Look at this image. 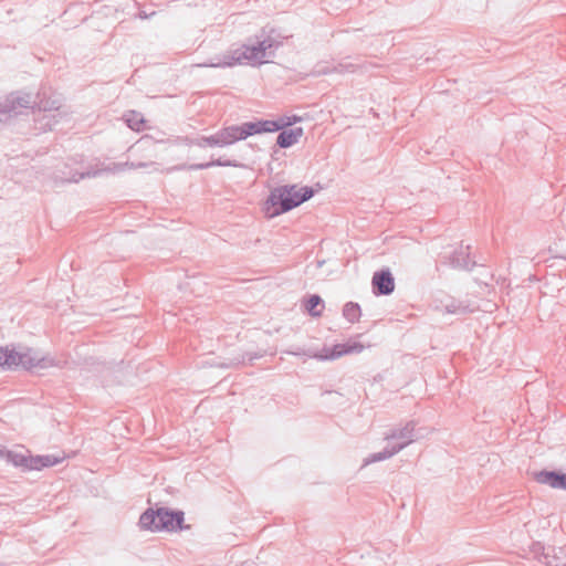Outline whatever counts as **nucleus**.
I'll use <instances>...</instances> for the list:
<instances>
[{
  "instance_id": "1",
  "label": "nucleus",
  "mask_w": 566,
  "mask_h": 566,
  "mask_svg": "<svg viewBox=\"0 0 566 566\" xmlns=\"http://www.w3.org/2000/svg\"><path fill=\"white\" fill-rule=\"evenodd\" d=\"M280 46V42L272 36H258L253 44H244L241 49L233 51L232 54L222 57L212 59L210 62L197 64L199 67H228L241 64L244 61L251 63H264L274 55L275 50Z\"/></svg>"
},
{
  "instance_id": "2",
  "label": "nucleus",
  "mask_w": 566,
  "mask_h": 566,
  "mask_svg": "<svg viewBox=\"0 0 566 566\" xmlns=\"http://www.w3.org/2000/svg\"><path fill=\"white\" fill-rule=\"evenodd\" d=\"M313 196L312 187L280 186L271 190L264 202L263 212L268 219H272L298 207Z\"/></svg>"
},
{
  "instance_id": "3",
  "label": "nucleus",
  "mask_w": 566,
  "mask_h": 566,
  "mask_svg": "<svg viewBox=\"0 0 566 566\" xmlns=\"http://www.w3.org/2000/svg\"><path fill=\"white\" fill-rule=\"evenodd\" d=\"M55 365L53 358L40 356L33 348L25 347L23 350H15L9 346H0V369L14 370L18 367L25 370L46 369Z\"/></svg>"
},
{
  "instance_id": "4",
  "label": "nucleus",
  "mask_w": 566,
  "mask_h": 566,
  "mask_svg": "<svg viewBox=\"0 0 566 566\" xmlns=\"http://www.w3.org/2000/svg\"><path fill=\"white\" fill-rule=\"evenodd\" d=\"M185 513L179 510L168 507L147 509L139 517L138 525L142 530L157 532H177L188 530L189 525H184Z\"/></svg>"
},
{
  "instance_id": "5",
  "label": "nucleus",
  "mask_w": 566,
  "mask_h": 566,
  "mask_svg": "<svg viewBox=\"0 0 566 566\" xmlns=\"http://www.w3.org/2000/svg\"><path fill=\"white\" fill-rule=\"evenodd\" d=\"M235 137V143L239 140L247 139L250 136L262 133H274L281 130V125H279V120H256V122H247L241 125H232Z\"/></svg>"
},
{
  "instance_id": "6",
  "label": "nucleus",
  "mask_w": 566,
  "mask_h": 566,
  "mask_svg": "<svg viewBox=\"0 0 566 566\" xmlns=\"http://www.w3.org/2000/svg\"><path fill=\"white\" fill-rule=\"evenodd\" d=\"M38 107L40 112H43L41 120H45L41 124L42 128L53 129L59 123V119L66 116V112L62 109V105L59 99L45 98L39 95Z\"/></svg>"
},
{
  "instance_id": "7",
  "label": "nucleus",
  "mask_w": 566,
  "mask_h": 566,
  "mask_svg": "<svg viewBox=\"0 0 566 566\" xmlns=\"http://www.w3.org/2000/svg\"><path fill=\"white\" fill-rule=\"evenodd\" d=\"M31 105L30 95L10 94L4 98H0V122L7 120L12 116H17L22 109L29 108Z\"/></svg>"
},
{
  "instance_id": "8",
  "label": "nucleus",
  "mask_w": 566,
  "mask_h": 566,
  "mask_svg": "<svg viewBox=\"0 0 566 566\" xmlns=\"http://www.w3.org/2000/svg\"><path fill=\"white\" fill-rule=\"evenodd\" d=\"M145 166H146V164H144V163H138V164L128 163V161H126V163H117V164H112L111 166H107V167H105L103 169L90 168L86 171H82V172L75 171L73 174H70V176H67L65 178H62V179L64 181H69V182H78L81 179H84V178L97 177L103 171L115 174V172L124 171L127 168L128 169H135V168H139V167H145Z\"/></svg>"
},
{
  "instance_id": "9",
  "label": "nucleus",
  "mask_w": 566,
  "mask_h": 566,
  "mask_svg": "<svg viewBox=\"0 0 566 566\" xmlns=\"http://www.w3.org/2000/svg\"><path fill=\"white\" fill-rule=\"evenodd\" d=\"M234 132L232 125L223 127L218 130L216 134L211 136H202L196 140H192L191 144L198 147H226L235 143Z\"/></svg>"
},
{
  "instance_id": "10",
  "label": "nucleus",
  "mask_w": 566,
  "mask_h": 566,
  "mask_svg": "<svg viewBox=\"0 0 566 566\" xmlns=\"http://www.w3.org/2000/svg\"><path fill=\"white\" fill-rule=\"evenodd\" d=\"M375 295H390L395 290V279L389 269H382L374 273L371 279Z\"/></svg>"
},
{
  "instance_id": "11",
  "label": "nucleus",
  "mask_w": 566,
  "mask_h": 566,
  "mask_svg": "<svg viewBox=\"0 0 566 566\" xmlns=\"http://www.w3.org/2000/svg\"><path fill=\"white\" fill-rule=\"evenodd\" d=\"M385 440H399L394 446H401V450L415 441V422L409 421L403 427L394 428L385 433Z\"/></svg>"
},
{
  "instance_id": "12",
  "label": "nucleus",
  "mask_w": 566,
  "mask_h": 566,
  "mask_svg": "<svg viewBox=\"0 0 566 566\" xmlns=\"http://www.w3.org/2000/svg\"><path fill=\"white\" fill-rule=\"evenodd\" d=\"M534 479L541 484H547L553 489L566 490V474L557 471L542 470L534 473Z\"/></svg>"
},
{
  "instance_id": "13",
  "label": "nucleus",
  "mask_w": 566,
  "mask_h": 566,
  "mask_svg": "<svg viewBox=\"0 0 566 566\" xmlns=\"http://www.w3.org/2000/svg\"><path fill=\"white\" fill-rule=\"evenodd\" d=\"M469 250L470 245H461L459 249L454 250L450 256V265L454 269L471 271L476 263L470 259Z\"/></svg>"
},
{
  "instance_id": "14",
  "label": "nucleus",
  "mask_w": 566,
  "mask_h": 566,
  "mask_svg": "<svg viewBox=\"0 0 566 566\" xmlns=\"http://www.w3.org/2000/svg\"><path fill=\"white\" fill-rule=\"evenodd\" d=\"M0 458L4 459L8 463H11L17 468H22L23 470H31L30 454L17 452L13 450L1 449Z\"/></svg>"
},
{
  "instance_id": "15",
  "label": "nucleus",
  "mask_w": 566,
  "mask_h": 566,
  "mask_svg": "<svg viewBox=\"0 0 566 566\" xmlns=\"http://www.w3.org/2000/svg\"><path fill=\"white\" fill-rule=\"evenodd\" d=\"M302 136V127H294L291 129L283 128L277 135L276 145L281 148H289L296 144Z\"/></svg>"
},
{
  "instance_id": "16",
  "label": "nucleus",
  "mask_w": 566,
  "mask_h": 566,
  "mask_svg": "<svg viewBox=\"0 0 566 566\" xmlns=\"http://www.w3.org/2000/svg\"><path fill=\"white\" fill-rule=\"evenodd\" d=\"M63 457H56L53 454L45 455H31L30 465L31 470H41L43 468L54 467L63 461Z\"/></svg>"
},
{
  "instance_id": "17",
  "label": "nucleus",
  "mask_w": 566,
  "mask_h": 566,
  "mask_svg": "<svg viewBox=\"0 0 566 566\" xmlns=\"http://www.w3.org/2000/svg\"><path fill=\"white\" fill-rule=\"evenodd\" d=\"M400 451H401V446L387 447L382 451L373 453V454L368 455L367 458H365L361 467L364 468L371 463L390 459L391 457H394L395 454H397Z\"/></svg>"
},
{
  "instance_id": "18",
  "label": "nucleus",
  "mask_w": 566,
  "mask_h": 566,
  "mask_svg": "<svg viewBox=\"0 0 566 566\" xmlns=\"http://www.w3.org/2000/svg\"><path fill=\"white\" fill-rule=\"evenodd\" d=\"M213 166H220V167H241V164H239L237 160L218 158V159L211 160L209 163L193 164V165H190L188 168L190 170H201V169H207V168H210V167H213Z\"/></svg>"
},
{
  "instance_id": "19",
  "label": "nucleus",
  "mask_w": 566,
  "mask_h": 566,
  "mask_svg": "<svg viewBox=\"0 0 566 566\" xmlns=\"http://www.w3.org/2000/svg\"><path fill=\"white\" fill-rule=\"evenodd\" d=\"M361 314L360 306L358 303L348 302L344 305L343 316L349 322L355 323L359 319Z\"/></svg>"
},
{
  "instance_id": "20",
  "label": "nucleus",
  "mask_w": 566,
  "mask_h": 566,
  "mask_svg": "<svg viewBox=\"0 0 566 566\" xmlns=\"http://www.w3.org/2000/svg\"><path fill=\"white\" fill-rule=\"evenodd\" d=\"M356 70V65L350 62H339L338 64L331 67L319 69L317 73L319 74H329L332 72L336 73H353Z\"/></svg>"
},
{
  "instance_id": "21",
  "label": "nucleus",
  "mask_w": 566,
  "mask_h": 566,
  "mask_svg": "<svg viewBox=\"0 0 566 566\" xmlns=\"http://www.w3.org/2000/svg\"><path fill=\"white\" fill-rule=\"evenodd\" d=\"M317 306H323V300L319 295L313 294L311 295L305 304L306 311L313 317H318L322 314L321 310H317Z\"/></svg>"
},
{
  "instance_id": "22",
  "label": "nucleus",
  "mask_w": 566,
  "mask_h": 566,
  "mask_svg": "<svg viewBox=\"0 0 566 566\" xmlns=\"http://www.w3.org/2000/svg\"><path fill=\"white\" fill-rule=\"evenodd\" d=\"M346 354H350L349 344H336L331 348L328 354L317 357L321 359H335Z\"/></svg>"
},
{
  "instance_id": "23",
  "label": "nucleus",
  "mask_w": 566,
  "mask_h": 566,
  "mask_svg": "<svg viewBox=\"0 0 566 566\" xmlns=\"http://www.w3.org/2000/svg\"><path fill=\"white\" fill-rule=\"evenodd\" d=\"M125 122L127 123V126L132 128L133 130L139 132L143 128L144 118L143 116L137 112H130L126 115Z\"/></svg>"
},
{
  "instance_id": "24",
  "label": "nucleus",
  "mask_w": 566,
  "mask_h": 566,
  "mask_svg": "<svg viewBox=\"0 0 566 566\" xmlns=\"http://www.w3.org/2000/svg\"><path fill=\"white\" fill-rule=\"evenodd\" d=\"M260 357H262V355L247 353L241 358H233L230 363L221 364V367L230 368V367H233V366H239V365L244 364L247 359L249 361H253L254 359H258Z\"/></svg>"
},
{
  "instance_id": "25",
  "label": "nucleus",
  "mask_w": 566,
  "mask_h": 566,
  "mask_svg": "<svg viewBox=\"0 0 566 566\" xmlns=\"http://www.w3.org/2000/svg\"><path fill=\"white\" fill-rule=\"evenodd\" d=\"M277 120H279V125H281V129H283V128L294 125L295 123L301 122V117L297 115L283 116V117L279 118Z\"/></svg>"
},
{
  "instance_id": "26",
  "label": "nucleus",
  "mask_w": 566,
  "mask_h": 566,
  "mask_svg": "<svg viewBox=\"0 0 566 566\" xmlns=\"http://www.w3.org/2000/svg\"><path fill=\"white\" fill-rule=\"evenodd\" d=\"M446 311L448 313L455 314V313H458L460 311H464V308L461 307V306L455 305L454 302H452L451 304L446 305Z\"/></svg>"
},
{
  "instance_id": "27",
  "label": "nucleus",
  "mask_w": 566,
  "mask_h": 566,
  "mask_svg": "<svg viewBox=\"0 0 566 566\" xmlns=\"http://www.w3.org/2000/svg\"><path fill=\"white\" fill-rule=\"evenodd\" d=\"M350 354L352 353H360L364 349V345L360 343L349 344Z\"/></svg>"
},
{
  "instance_id": "28",
  "label": "nucleus",
  "mask_w": 566,
  "mask_h": 566,
  "mask_svg": "<svg viewBox=\"0 0 566 566\" xmlns=\"http://www.w3.org/2000/svg\"><path fill=\"white\" fill-rule=\"evenodd\" d=\"M289 353L292 354V355H301L300 352H289Z\"/></svg>"
}]
</instances>
